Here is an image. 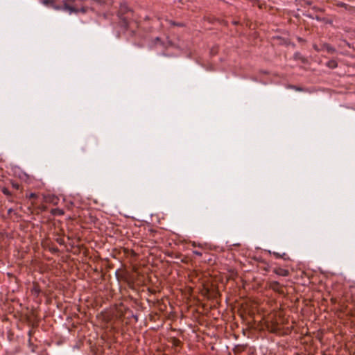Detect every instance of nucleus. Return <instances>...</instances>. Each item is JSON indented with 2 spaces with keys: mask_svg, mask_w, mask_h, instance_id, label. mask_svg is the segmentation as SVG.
<instances>
[{
  "mask_svg": "<svg viewBox=\"0 0 355 355\" xmlns=\"http://www.w3.org/2000/svg\"><path fill=\"white\" fill-rule=\"evenodd\" d=\"M193 253L198 256H201L202 255V252H200V251H198V250H195L193 251Z\"/></svg>",
  "mask_w": 355,
  "mask_h": 355,
  "instance_id": "9b49d317",
  "label": "nucleus"
},
{
  "mask_svg": "<svg viewBox=\"0 0 355 355\" xmlns=\"http://www.w3.org/2000/svg\"><path fill=\"white\" fill-rule=\"evenodd\" d=\"M321 49L322 51H325L331 54L334 53L336 51L335 48H334L333 46L327 43L322 44Z\"/></svg>",
  "mask_w": 355,
  "mask_h": 355,
  "instance_id": "20e7f679",
  "label": "nucleus"
},
{
  "mask_svg": "<svg viewBox=\"0 0 355 355\" xmlns=\"http://www.w3.org/2000/svg\"><path fill=\"white\" fill-rule=\"evenodd\" d=\"M1 191L7 196H11L10 191L6 187L2 188Z\"/></svg>",
  "mask_w": 355,
  "mask_h": 355,
  "instance_id": "6e6552de",
  "label": "nucleus"
},
{
  "mask_svg": "<svg viewBox=\"0 0 355 355\" xmlns=\"http://www.w3.org/2000/svg\"><path fill=\"white\" fill-rule=\"evenodd\" d=\"M128 11L129 10L126 4L121 5L119 12V18L120 19V26L123 31L126 30L128 26V17H123V15L126 12L128 13Z\"/></svg>",
  "mask_w": 355,
  "mask_h": 355,
  "instance_id": "f03ea898",
  "label": "nucleus"
},
{
  "mask_svg": "<svg viewBox=\"0 0 355 355\" xmlns=\"http://www.w3.org/2000/svg\"><path fill=\"white\" fill-rule=\"evenodd\" d=\"M35 197H36V194H35V193H31L30 194V196H29V198H35Z\"/></svg>",
  "mask_w": 355,
  "mask_h": 355,
  "instance_id": "ddd939ff",
  "label": "nucleus"
},
{
  "mask_svg": "<svg viewBox=\"0 0 355 355\" xmlns=\"http://www.w3.org/2000/svg\"><path fill=\"white\" fill-rule=\"evenodd\" d=\"M115 276L119 282L126 280V273L124 270H117L115 272Z\"/></svg>",
  "mask_w": 355,
  "mask_h": 355,
  "instance_id": "7ed1b4c3",
  "label": "nucleus"
},
{
  "mask_svg": "<svg viewBox=\"0 0 355 355\" xmlns=\"http://www.w3.org/2000/svg\"><path fill=\"white\" fill-rule=\"evenodd\" d=\"M40 2L45 6L51 7L55 10H63L69 15L79 12L85 13L88 7L81 5L78 0H64L62 6L56 5V0H40Z\"/></svg>",
  "mask_w": 355,
  "mask_h": 355,
  "instance_id": "f257e3e1",
  "label": "nucleus"
},
{
  "mask_svg": "<svg viewBox=\"0 0 355 355\" xmlns=\"http://www.w3.org/2000/svg\"><path fill=\"white\" fill-rule=\"evenodd\" d=\"M275 273L279 276L286 277L289 275V271L286 269L279 268L275 270Z\"/></svg>",
  "mask_w": 355,
  "mask_h": 355,
  "instance_id": "39448f33",
  "label": "nucleus"
},
{
  "mask_svg": "<svg viewBox=\"0 0 355 355\" xmlns=\"http://www.w3.org/2000/svg\"><path fill=\"white\" fill-rule=\"evenodd\" d=\"M313 49H314L316 51H322L321 45H320V46H318V45H316V44H314V45H313Z\"/></svg>",
  "mask_w": 355,
  "mask_h": 355,
  "instance_id": "9d476101",
  "label": "nucleus"
},
{
  "mask_svg": "<svg viewBox=\"0 0 355 355\" xmlns=\"http://www.w3.org/2000/svg\"><path fill=\"white\" fill-rule=\"evenodd\" d=\"M115 256V254H114V252H112V257H114Z\"/></svg>",
  "mask_w": 355,
  "mask_h": 355,
  "instance_id": "4468645a",
  "label": "nucleus"
},
{
  "mask_svg": "<svg viewBox=\"0 0 355 355\" xmlns=\"http://www.w3.org/2000/svg\"><path fill=\"white\" fill-rule=\"evenodd\" d=\"M288 88L293 89L297 92H302L304 90L302 87H297L295 85H290Z\"/></svg>",
  "mask_w": 355,
  "mask_h": 355,
  "instance_id": "1a4fd4ad",
  "label": "nucleus"
},
{
  "mask_svg": "<svg viewBox=\"0 0 355 355\" xmlns=\"http://www.w3.org/2000/svg\"><path fill=\"white\" fill-rule=\"evenodd\" d=\"M12 187H13L14 188H15V189H19V184H17V183H12Z\"/></svg>",
  "mask_w": 355,
  "mask_h": 355,
  "instance_id": "f8f14e48",
  "label": "nucleus"
},
{
  "mask_svg": "<svg viewBox=\"0 0 355 355\" xmlns=\"http://www.w3.org/2000/svg\"><path fill=\"white\" fill-rule=\"evenodd\" d=\"M327 66L330 69H335L337 67L338 64L336 60H331L327 62Z\"/></svg>",
  "mask_w": 355,
  "mask_h": 355,
  "instance_id": "423d86ee",
  "label": "nucleus"
},
{
  "mask_svg": "<svg viewBox=\"0 0 355 355\" xmlns=\"http://www.w3.org/2000/svg\"><path fill=\"white\" fill-rule=\"evenodd\" d=\"M279 286V284L277 282H274L271 284V287L275 291H278V288Z\"/></svg>",
  "mask_w": 355,
  "mask_h": 355,
  "instance_id": "0eeeda50",
  "label": "nucleus"
}]
</instances>
